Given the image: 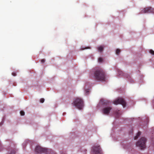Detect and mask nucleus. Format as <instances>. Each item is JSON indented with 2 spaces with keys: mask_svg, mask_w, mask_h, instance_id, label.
I'll use <instances>...</instances> for the list:
<instances>
[{
  "mask_svg": "<svg viewBox=\"0 0 154 154\" xmlns=\"http://www.w3.org/2000/svg\"><path fill=\"white\" fill-rule=\"evenodd\" d=\"M95 79L100 81H105V74L100 68H96L92 72Z\"/></svg>",
  "mask_w": 154,
  "mask_h": 154,
  "instance_id": "1",
  "label": "nucleus"
},
{
  "mask_svg": "<svg viewBox=\"0 0 154 154\" xmlns=\"http://www.w3.org/2000/svg\"><path fill=\"white\" fill-rule=\"evenodd\" d=\"M77 108L81 109L83 107V102L81 98L77 97L73 100L72 103Z\"/></svg>",
  "mask_w": 154,
  "mask_h": 154,
  "instance_id": "2",
  "label": "nucleus"
},
{
  "mask_svg": "<svg viewBox=\"0 0 154 154\" xmlns=\"http://www.w3.org/2000/svg\"><path fill=\"white\" fill-rule=\"evenodd\" d=\"M146 139L144 137H142L137 143L136 145L140 147L141 149L146 148Z\"/></svg>",
  "mask_w": 154,
  "mask_h": 154,
  "instance_id": "3",
  "label": "nucleus"
},
{
  "mask_svg": "<svg viewBox=\"0 0 154 154\" xmlns=\"http://www.w3.org/2000/svg\"><path fill=\"white\" fill-rule=\"evenodd\" d=\"M35 151L38 153H47V152H48V149L46 148H43L40 146H37L35 147Z\"/></svg>",
  "mask_w": 154,
  "mask_h": 154,
  "instance_id": "4",
  "label": "nucleus"
},
{
  "mask_svg": "<svg viewBox=\"0 0 154 154\" xmlns=\"http://www.w3.org/2000/svg\"><path fill=\"white\" fill-rule=\"evenodd\" d=\"M113 103L115 105L119 104H122L124 107L126 106V103L124 100L122 98H118L117 99L114 101Z\"/></svg>",
  "mask_w": 154,
  "mask_h": 154,
  "instance_id": "5",
  "label": "nucleus"
},
{
  "mask_svg": "<svg viewBox=\"0 0 154 154\" xmlns=\"http://www.w3.org/2000/svg\"><path fill=\"white\" fill-rule=\"evenodd\" d=\"M92 151L94 154H101L102 150L100 146H94L92 148Z\"/></svg>",
  "mask_w": 154,
  "mask_h": 154,
  "instance_id": "6",
  "label": "nucleus"
},
{
  "mask_svg": "<svg viewBox=\"0 0 154 154\" xmlns=\"http://www.w3.org/2000/svg\"><path fill=\"white\" fill-rule=\"evenodd\" d=\"M118 75L120 76L124 75V76L126 77L129 82L131 83L133 82V80L131 78V76L127 73H124L122 71H119L118 72Z\"/></svg>",
  "mask_w": 154,
  "mask_h": 154,
  "instance_id": "7",
  "label": "nucleus"
},
{
  "mask_svg": "<svg viewBox=\"0 0 154 154\" xmlns=\"http://www.w3.org/2000/svg\"><path fill=\"white\" fill-rule=\"evenodd\" d=\"M112 109V107L110 106L105 107L102 109V112L104 115H108Z\"/></svg>",
  "mask_w": 154,
  "mask_h": 154,
  "instance_id": "8",
  "label": "nucleus"
},
{
  "mask_svg": "<svg viewBox=\"0 0 154 154\" xmlns=\"http://www.w3.org/2000/svg\"><path fill=\"white\" fill-rule=\"evenodd\" d=\"M154 13V9L151 7H146L141 11V13Z\"/></svg>",
  "mask_w": 154,
  "mask_h": 154,
  "instance_id": "9",
  "label": "nucleus"
},
{
  "mask_svg": "<svg viewBox=\"0 0 154 154\" xmlns=\"http://www.w3.org/2000/svg\"><path fill=\"white\" fill-rule=\"evenodd\" d=\"M100 103L103 105L108 106H110V105L111 104V103L108 100L103 99H101L100 100Z\"/></svg>",
  "mask_w": 154,
  "mask_h": 154,
  "instance_id": "10",
  "label": "nucleus"
},
{
  "mask_svg": "<svg viewBox=\"0 0 154 154\" xmlns=\"http://www.w3.org/2000/svg\"><path fill=\"white\" fill-rule=\"evenodd\" d=\"M141 132H138L137 133L136 136H135L134 138V140L137 139L138 137L140 135Z\"/></svg>",
  "mask_w": 154,
  "mask_h": 154,
  "instance_id": "11",
  "label": "nucleus"
},
{
  "mask_svg": "<svg viewBox=\"0 0 154 154\" xmlns=\"http://www.w3.org/2000/svg\"><path fill=\"white\" fill-rule=\"evenodd\" d=\"M103 47L102 46H101L100 47H98L97 48V49H98V50L99 51H103Z\"/></svg>",
  "mask_w": 154,
  "mask_h": 154,
  "instance_id": "12",
  "label": "nucleus"
},
{
  "mask_svg": "<svg viewBox=\"0 0 154 154\" xmlns=\"http://www.w3.org/2000/svg\"><path fill=\"white\" fill-rule=\"evenodd\" d=\"M98 61L99 62H102L103 61V58L102 57H100L98 58Z\"/></svg>",
  "mask_w": 154,
  "mask_h": 154,
  "instance_id": "13",
  "label": "nucleus"
},
{
  "mask_svg": "<svg viewBox=\"0 0 154 154\" xmlns=\"http://www.w3.org/2000/svg\"><path fill=\"white\" fill-rule=\"evenodd\" d=\"M120 51V50L119 49H117L116 50V53L117 54H119Z\"/></svg>",
  "mask_w": 154,
  "mask_h": 154,
  "instance_id": "14",
  "label": "nucleus"
},
{
  "mask_svg": "<svg viewBox=\"0 0 154 154\" xmlns=\"http://www.w3.org/2000/svg\"><path fill=\"white\" fill-rule=\"evenodd\" d=\"M20 114L21 116H24L25 114L24 112L23 111H21L20 112Z\"/></svg>",
  "mask_w": 154,
  "mask_h": 154,
  "instance_id": "15",
  "label": "nucleus"
},
{
  "mask_svg": "<svg viewBox=\"0 0 154 154\" xmlns=\"http://www.w3.org/2000/svg\"><path fill=\"white\" fill-rule=\"evenodd\" d=\"M150 53L152 55H154V51L152 50H150L149 51Z\"/></svg>",
  "mask_w": 154,
  "mask_h": 154,
  "instance_id": "16",
  "label": "nucleus"
},
{
  "mask_svg": "<svg viewBox=\"0 0 154 154\" xmlns=\"http://www.w3.org/2000/svg\"><path fill=\"white\" fill-rule=\"evenodd\" d=\"M45 101V99L44 98H41L40 100V102L41 103H43Z\"/></svg>",
  "mask_w": 154,
  "mask_h": 154,
  "instance_id": "17",
  "label": "nucleus"
},
{
  "mask_svg": "<svg viewBox=\"0 0 154 154\" xmlns=\"http://www.w3.org/2000/svg\"><path fill=\"white\" fill-rule=\"evenodd\" d=\"M89 48H90V47H85V48H81V50H84L85 49H89Z\"/></svg>",
  "mask_w": 154,
  "mask_h": 154,
  "instance_id": "18",
  "label": "nucleus"
},
{
  "mask_svg": "<svg viewBox=\"0 0 154 154\" xmlns=\"http://www.w3.org/2000/svg\"><path fill=\"white\" fill-rule=\"evenodd\" d=\"M41 61L42 63H44L45 62V60L44 59H42L41 60Z\"/></svg>",
  "mask_w": 154,
  "mask_h": 154,
  "instance_id": "19",
  "label": "nucleus"
},
{
  "mask_svg": "<svg viewBox=\"0 0 154 154\" xmlns=\"http://www.w3.org/2000/svg\"><path fill=\"white\" fill-rule=\"evenodd\" d=\"M12 74L14 76H15L16 75V74L15 73L13 72L12 73Z\"/></svg>",
  "mask_w": 154,
  "mask_h": 154,
  "instance_id": "20",
  "label": "nucleus"
},
{
  "mask_svg": "<svg viewBox=\"0 0 154 154\" xmlns=\"http://www.w3.org/2000/svg\"><path fill=\"white\" fill-rule=\"evenodd\" d=\"M119 116V113L118 112H117L116 113V117H118Z\"/></svg>",
  "mask_w": 154,
  "mask_h": 154,
  "instance_id": "21",
  "label": "nucleus"
},
{
  "mask_svg": "<svg viewBox=\"0 0 154 154\" xmlns=\"http://www.w3.org/2000/svg\"><path fill=\"white\" fill-rule=\"evenodd\" d=\"M85 91H86L87 93L89 92V90L88 89V90H87V89L86 90H85Z\"/></svg>",
  "mask_w": 154,
  "mask_h": 154,
  "instance_id": "22",
  "label": "nucleus"
},
{
  "mask_svg": "<svg viewBox=\"0 0 154 154\" xmlns=\"http://www.w3.org/2000/svg\"><path fill=\"white\" fill-rule=\"evenodd\" d=\"M48 152H47V153H45V154H48Z\"/></svg>",
  "mask_w": 154,
  "mask_h": 154,
  "instance_id": "23",
  "label": "nucleus"
}]
</instances>
